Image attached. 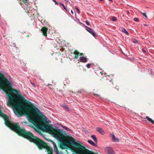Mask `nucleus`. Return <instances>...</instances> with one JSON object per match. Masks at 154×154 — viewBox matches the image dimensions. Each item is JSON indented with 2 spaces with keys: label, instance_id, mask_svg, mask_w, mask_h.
<instances>
[{
  "label": "nucleus",
  "instance_id": "obj_45",
  "mask_svg": "<svg viewBox=\"0 0 154 154\" xmlns=\"http://www.w3.org/2000/svg\"><path fill=\"white\" fill-rule=\"evenodd\" d=\"M100 1H103V0H100Z\"/></svg>",
  "mask_w": 154,
  "mask_h": 154
},
{
  "label": "nucleus",
  "instance_id": "obj_22",
  "mask_svg": "<svg viewBox=\"0 0 154 154\" xmlns=\"http://www.w3.org/2000/svg\"><path fill=\"white\" fill-rule=\"evenodd\" d=\"M54 149L55 150L56 153H58V152H59L57 147H56Z\"/></svg>",
  "mask_w": 154,
  "mask_h": 154
},
{
  "label": "nucleus",
  "instance_id": "obj_12",
  "mask_svg": "<svg viewBox=\"0 0 154 154\" xmlns=\"http://www.w3.org/2000/svg\"><path fill=\"white\" fill-rule=\"evenodd\" d=\"M112 139L113 141L115 142H119V139L118 138H116L114 134L112 135Z\"/></svg>",
  "mask_w": 154,
  "mask_h": 154
},
{
  "label": "nucleus",
  "instance_id": "obj_6",
  "mask_svg": "<svg viewBox=\"0 0 154 154\" xmlns=\"http://www.w3.org/2000/svg\"><path fill=\"white\" fill-rule=\"evenodd\" d=\"M86 30H87V31L93 35L94 37L95 38L96 36L94 32V30H93L92 29L90 28L87 26H86Z\"/></svg>",
  "mask_w": 154,
  "mask_h": 154
},
{
  "label": "nucleus",
  "instance_id": "obj_38",
  "mask_svg": "<svg viewBox=\"0 0 154 154\" xmlns=\"http://www.w3.org/2000/svg\"><path fill=\"white\" fill-rule=\"evenodd\" d=\"M71 13L72 14H73V11H72V10H71Z\"/></svg>",
  "mask_w": 154,
  "mask_h": 154
},
{
  "label": "nucleus",
  "instance_id": "obj_28",
  "mask_svg": "<svg viewBox=\"0 0 154 154\" xmlns=\"http://www.w3.org/2000/svg\"><path fill=\"white\" fill-rule=\"evenodd\" d=\"M53 1L55 3V4L56 5H58L57 3L56 2L55 0H53Z\"/></svg>",
  "mask_w": 154,
  "mask_h": 154
},
{
  "label": "nucleus",
  "instance_id": "obj_13",
  "mask_svg": "<svg viewBox=\"0 0 154 154\" xmlns=\"http://www.w3.org/2000/svg\"><path fill=\"white\" fill-rule=\"evenodd\" d=\"M88 142L91 145H92L93 146H97V143H94L91 140H88Z\"/></svg>",
  "mask_w": 154,
  "mask_h": 154
},
{
  "label": "nucleus",
  "instance_id": "obj_2",
  "mask_svg": "<svg viewBox=\"0 0 154 154\" xmlns=\"http://www.w3.org/2000/svg\"><path fill=\"white\" fill-rule=\"evenodd\" d=\"M0 116L4 119L5 124L11 130L16 132L19 136L26 139L30 142L34 143L40 150L46 149L49 146L48 143L34 135L30 131H27L23 128H21L19 123L13 124L11 122L7 115L2 112L0 107Z\"/></svg>",
  "mask_w": 154,
  "mask_h": 154
},
{
  "label": "nucleus",
  "instance_id": "obj_35",
  "mask_svg": "<svg viewBox=\"0 0 154 154\" xmlns=\"http://www.w3.org/2000/svg\"><path fill=\"white\" fill-rule=\"evenodd\" d=\"M82 92V90H79L78 91L77 93H81Z\"/></svg>",
  "mask_w": 154,
  "mask_h": 154
},
{
  "label": "nucleus",
  "instance_id": "obj_16",
  "mask_svg": "<svg viewBox=\"0 0 154 154\" xmlns=\"http://www.w3.org/2000/svg\"><path fill=\"white\" fill-rule=\"evenodd\" d=\"M91 137L93 139L94 141L95 142V143H97V140L96 136L94 135H92L91 136Z\"/></svg>",
  "mask_w": 154,
  "mask_h": 154
},
{
  "label": "nucleus",
  "instance_id": "obj_32",
  "mask_svg": "<svg viewBox=\"0 0 154 154\" xmlns=\"http://www.w3.org/2000/svg\"><path fill=\"white\" fill-rule=\"evenodd\" d=\"M31 84L32 85H33V87H35V85L32 82H31Z\"/></svg>",
  "mask_w": 154,
  "mask_h": 154
},
{
  "label": "nucleus",
  "instance_id": "obj_4",
  "mask_svg": "<svg viewBox=\"0 0 154 154\" xmlns=\"http://www.w3.org/2000/svg\"><path fill=\"white\" fill-rule=\"evenodd\" d=\"M52 134L58 141L64 140L66 138L63 131L60 129H55Z\"/></svg>",
  "mask_w": 154,
  "mask_h": 154
},
{
  "label": "nucleus",
  "instance_id": "obj_8",
  "mask_svg": "<svg viewBox=\"0 0 154 154\" xmlns=\"http://www.w3.org/2000/svg\"><path fill=\"white\" fill-rule=\"evenodd\" d=\"M46 149L48 152L47 154H53V150L50 146H48Z\"/></svg>",
  "mask_w": 154,
  "mask_h": 154
},
{
  "label": "nucleus",
  "instance_id": "obj_1",
  "mask_svg": "<svg viewBox=\"0 0 154 154\" xmlns=\"http://www.w3.org/2000/svg\"><path fill=\"white\" fill-rule=\"evenodd\" d=\"M8 100L7 105L11 106L15 114L20 117L24 114V108L30 111L27 114L29 121L37 129L40 128L50 134H52L55 130L51 125L48 123L46 118L39 109L30 101L26 100L19 93L18 91L14 89H5Z\"/></svg>",
  "mask_w": 154,
  "mask_h": 154
},
{
  "label": "nucleus",
  "instance_id": "obj_17",
  "mask_svg": "<svg viewBox=\"0 0 154 154\" xmlns=\"http://www.w3.org/2000/svg\"><path fill=\"white\" fill-rule=\"evenodd\" d=\"M122 31L123 32H124V33H125L127 35H128L129 33L127 32V31L124 28H123L122 29Z\"/></svg>",
  "mask_w": 154,
  "mask_h": 154
},
{
  "label": "nucleus",
  "instance_id": "obj_23",
  "mask_svg": "<svg viewBox=\"0 0 154 154\" xmlns=\"http://www.w3.org/2000/svg\"><path fill=\"white\" fill-rule=\"evenodd\" d=\"M91 65V64L90 63H88L87 65V67L88 68H90V66Z\"/></svg>",
  "mask_w": 154,
  "mask_h": 154
},
{
  "label": "nucleus",
  "instance_id": "obj_7",
  "mask_svg": "<svg viewBox=\"0 0 154 154\" xmlns=\"http://www.w3.org/2000/svg\"><path fill=\"white\" fill-rule=\"evenodd\" d=\"M41 30L42 32L43 35L45 36H47V32L48 30V28L44 26L42 27Z\"/></svg>",
  "mask_w": 154,
  "mask_h": 154
},
{
  "label": "nucleus",
  "instance_id": "obj_20",
  "mask_svg": "<svg viewBox=\"0 0 154 154\" xmlns=\"http://www.w3.org/2000/svg\"><path fill=\"white\" fill-rule=\"evenodd\" d=\"M140 12L141 13L143 16H144L146 18H147V17L146 13H143L141 12Z\"/></svg>",
  "mask_w": 154,
  "mask_h": 154
},
{
  "label": "nucleus",
  "instance_id": "obj_10",
  "mask_svg": "<svg viewBox=\"0 0 154 154\" xmlns=\"http://www.w3.org/2000/svg\"><path fill=\"white\" fill-rule=\"evenodd\" d=\"M73 54L75 55L74 58L75 59H78L79 55V52L76 50L74 51Z\"/></svg>",
  "mask_w": 154,
  "mask_h": 154
},
{
  "label": "nucleus",
  "instance_id": "obj_37",
  "mask_svg": "<svg viewBox=\"0 0 154 154\" xmlns=\"http://www.w3.org/2000/svg\"><path fill=\"white\" fill-rule=\"evenodd\" d=\"M59 4L60 5V6H63V5L62 3H59Z\"/></svg>",
  "mask_w": 154,
  "mask_h": 154
},
{
  "label": "nucleus",
  "instance_id": "obj_21",
  "mask_svg": "<svg viewBox=\"0 0 154 154\" xmlns=\"http://www.w3.org/2000/svg\"><path fill=\"white\" fill-rule=\"evenodd\" d=\"M62 127L63 128H64V129H65L66 130H67L68 131H69V130H70V129L69 128H67L65 126H62Z\"/></svg>",
  "mask_w": 154,
  "mask_h": 154
},
{
  "label": "nucleus",
  "instance_id": "obj_41",
  "mask_svg": "<svg viewBox=\"0 0 154 154\" xmlns=\"http://www.w3.org/2000/svg\"><path fill=\"white\" fill-rule=\"evenodd\" d=\"M64 0L66 2H68V0Z\"/></svg>",
  "mask_w": 154,
  "mask_h": 154
},
{
  "label": "nucleus",
  "instance_id": "obj_40",
  "mask_svg": "<svg viewBox=\"0 0 154 154\" xmlns=\"http://www.w3.org/2000/svg\"><path fill=\"white\" fill-rule=\"evenodd\" d=\"M49 85H51V84H49V85H48V87H49Z\"/></svg>",
  "mask_w": 154,
  "mask_h": 154
},
{
  "label": "nucleus",
  "instance_id": "obj_30",
  "mask_svg": "<svg viewBox=\"0 0 154 154\" xmlns=\"http://www.w3.org/2000/svg\"><path fill=\"white\" fill-rule=\"evenodd\" d=\"M142 51L143 52L145 53H146V51L144 49H142Z\"/></svg>",
  "mask_w": 154,
  "mask_h": 154
},
{
  "label": "nucleus",
  "instance_id": "obj_31",
  "mask_svg": "<svg viewBox=\"0 0 154 154\" xmlns=\"http://www.w3.org/2000/svg\"><path fill=\"white\" fill-rule=\"evenodd\" d=\"M133 42L134 43H136L137 42V41L136 40H135L133 41Z\"/></svg>",
  "mask_w": 154,
  "mask_h": 154
},
{
  "label": "nucleus",
  "instance_id": "obj_5",
  "mask_svg": "<svg viewBox=\"0 0 154 154\" xmlns=\"http://www.w3.org/2000/svg\"><path fill=\"white\" fill-rule=\"evenodd\" d=\"M105 151L107 154H115L114 152L111 148L106 147L105 148Z\"/></svg>",
  "mask_w": 154,
  "mask_h": 154
},
{
  "label": "nucleus",
  "instance_id": "obj_42",
  "mask_svg": "<svg viewBox=\"0 0 154 154\" xmlns=\"http://www.w3.org/2000/svg\"><path fill=\"white\" fill-rule=\"evenodd\" d=\"M109 0V1H110L112 2V0Z\"/></svg>",
  "mask_w": 154,
  "mask_h": 154
},
{
  "label": "nucleus",
  "instance_id": "obj_26",
  "mask_svg": "<svg viewBox=\"0 0 154 154\" xmlns=\"http://www.w3.org/2000/svg\"><path fill=\"white\" fill-rule=\"evenodd\" d=\"M53 142V145H54V148H55L56 147H57V146L56 145V143L54 142Z\"/></svg>",
  "mask_w": 154,
  "mask_h": 154
},
{
  "label": "nucleus",
  "instance_id": "obj_14",
  "mask_svg": "<svg viewBox=\"0 0 154 154\" xmlns=\"http://www.w3.org/2000/svg\"><path fill=\"white\" fill-rule=\"evenodd\" d=\"M61 106L66 111H69V108L67 105H65L62 104V105H61Z\"/></svg>",
  "mask_w": 154,
  "mask_h": 154
},
{
  "label": "nucleus",
  "instance_id": "obj_19",
  "mask_svg": "<svg viewBox=\"0 0 154 154\" xmlns=\"http://www.w3.org/2000/svg\"><path fill=\"white\" fill-rule=\"evenodd\" d=\"M117 20V18L116 17H113L112 18V20L113 21H116Z\"/></svg>",
  "mask_w": 154,
  "mask_h": 154
},
{
  "label": "nucleus",
  "instance_id": "obj_33",
  "mask_svg": "<svg viewBox=\"0 0 154 154\" xmlns=\"http://www.w3.org/2000/svg\"><path fill=\"white\" fill-rule=\"evenodd\" d=\"M63 8L65 9L66 11H67V10H66V7H65V6H64V5H63Z\"/></svg>",
  "mask_w": 154,
  "mask_h": 154
},
{
  "label": "nucleus",
  "instance_id": "obj_25",
  "mask_svg": "<svg viewBox=\"0 0 154 154\" xmlns=\"http://www.w3.org/2000/svg\"><path fill=\"white\" fill-rule=\"evenodd\" d=\"M85 23H86V24L87 25H88V26L90 25V23H89V22L88 20H86L85 21Z\"/></svg>",
  "mask_w": 154,
  "mask_h": 154
},
{
  "label": "nucleus",
  "instance_id": "obj_34",
  "mask_svg": "<svg viewBox=\"0 0 154 154\" xmlns=\"http://www.w3.org/2000/svg\"><path fill=\"white\" fill-rule=\"evenodd\" d=\"M79 55H81V56H83V55H84V54L83 53H79Z\"/></svg>",
  "mask_w": 154,
  "mask_h": 154
},
{
  "label": "nucleus",
  "instance_id": "obj_29",
  "mask_svg": "<svg viewBox=\"0 0 154 154\" xmlns=\"http://www.w3.org/2000/svg\"><path fill=\"white\" fill-rule=\"evenodd\" d=\"M75 8L76 9V10L77 11H78V12L79 13V14L80 13V11H79V9L77 7H75Z\"/></svg>",
  "mask_w": 154,
  "mask_h": 154
},
{
  "label": "nucleus",
  "instance_id": "obj_27",
  "mask_svg": "<svg viewBox=\"0 0 154 154\" xmlns=\"http://www.w3.org/2000/svg\"><path fill=\"white\" fill-rule=\"evenodd\" d=\"M53 142V145H54V148H55L56 147H57V146L56 145V143L54 142Z\"/></svg>",
  "mask_w": 154,
  "mask_h": 154
},
{
  "label": "nucleus",
  "instance_id": "obj_36",
  "mask_svg": "<svg viewBox=\"0 0 154 154\" xmlns=\"http://www.w3.org/2000/svg\"><path fill=\"white\" fill-rule=\"evenodd\" d=\"M57 154H63L62 152H58L57 153Z\"/></svg>",
  "mask_w": 154,
  "mask_h": 154
},
{
  "label": "nucleus",
  "instance_id": "obj_44",
  "mask_svg": "<svg viewBox=\"0 0 154 154\" xmlns=\"http://www.w3.org/2000/svg\"><path fill=\"white\" fill-rule=\"evenodd\" d=\"M144 25L145 26H147V25H146V24H144Z\"/></svg>",
  "mask_w": 154,
  "mask_h": 154
},
{
  "label": "nucleus",
  "instance_id": "obj_3",
  "mask_svg": "<svg viewBox=\"0 0 154 154\" xmlns=\"http://www.w3.org/2000/svg\"><path fill=\"white\" fill-rule=\"evenodd\" d=\"M1 79L2 80L3 82V85H2L1 86L3 90L6 94L5 91V88H7L8 90L13 89L11 88L12 85L11 83L4 77L3 75L0 72V82L1 81Z\"/></svg>",
  "mask_w": 154,
  "mask_h": 154
},
{
  "label": "nucleus",
  "instance_id": "obj_9",
  "mask_svg": "<svg viewBox=\"0 0 154 154\" xmlns=\"http://www.w3.org/2000/svg\"><path fill=\"white\" fill-rule=\"evenodd\" d=\"M96 130L99 133H100L102 135H104L105 134L104 131L102 129V128H97L96 129Z\"/></svg>",
  "mask_w": 154,
  "mask_h": 154
},
{
  "label": "nucleus",
  "instance_id": "obj_11",
  "mask_svg": "<svg viewBox=\"0 0 154 154\" xmlns=\"http://www.w3.org/2000/svg\"><path fill=\"white\" fill-rule=\"evenodd\" d=\"M80 61L83 63H85L87 61V59L84 57H80Z\"/></svg>",
  "mask_w": 154,
  "mask_h": 154
},
{
  "label": "nucleus",
  "instance_id": "obj_46",
  "mask_svg": "<svg viewBox=\"0 0 154 154\" xmlns=\"http://www.w3.org/2000/svg\"><path fill=\"white\" fill-rule=\"evenodd\" d=\"M1 54H0V56H1Z\"/></svg>",
  "mask_w": 154,
  "mask_h": 154
},
{
  "label": "nucleus",
  "instance_id": "obj_24",
  "mask_svg": "<svg viewBox=\"0 0 154 154\" xmlns=\"http://www.w3.org/2000/svg\"><path fill=\"white\" fill-rule=\"evenodd\" d=\"M134 21H137V22H138L139 21H138V18H135L134 19Z\"/></svg>",
  "mask_w": 154,
  "mask_h": 154
},
{
  "label": "nucleus",
  "instance_id": "obj_15",
  "mask_svg": "<svg viewBox=\"0 0 154 154\" xmlns=\"http://www.w3.org/2000/svg\"><path fill=\"white\" fill-rule=\"evenodd\" d=\"M146 119H147L152 124H154V121L153 120H152L148 116H146Z\"/></svg>",
  "mask_w": 154,
  "mask_h": 154
},
{
  "label": "nucleus",
  "instance_id": "obj_18",
  "mask_svg": "<svg viewBox=\"0 0 154 154\" xmlns=\"http://www.w3.org/2000/svg\"><path fill=\"white\" fill-rule=\"evenodd\" d=\"M54 57L56 60H58V58H60V56L58 54H56Z\"/></svg>",
  "mask_w": 154,
  "mask_h": 154
},
{
  "label": "nucleus",
  "instance_id": "obj_43",
  "mask_svg": "<svg viewBox=\"0 0 154 154\" xmlns=\"http://www.w3.org/2000/svg\"><path fill=\"white\" fill-rule=\"evenodd\" d=\"M116 89H117L118 90V89L116 87Z\"/></svg>",
  "mask_w": 154,
  "mask_h": 154
},
{
  "label": "nucleus",
  "instance_id": "obj_39",
  "mask_svg": "<svg viewBox=\"0 0 154 154\" xmlns=\"http://www.w3.org/2000/svg\"><path fill=\"white\" fill-rule=\"evenodd\" d=\"M100 73L101 74V75H103V73L102 72H100Z\"/></svg>",
  "mask_w": 154,
  "mask_h": 154
}]
</instances>
